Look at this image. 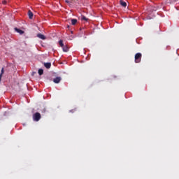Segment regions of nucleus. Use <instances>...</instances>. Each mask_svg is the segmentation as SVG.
Masks as SVG:
<instances>
[{
	"mask_svg": "<svg viewBox=\"0 0 179 179\" xmlns=\"http://www.w3.org/2000/svg\"><path fill=\"white\" fill-rule=\"evenodd\" d=\"M142 59V54L141 53H136L135 55V62L136 64H139L141 60Z\"/></svg>",
	"mask_w": 179,
	"mask_h": 179,
	"instance_id": "1",
	"label": "nucleus"
},
{
	"mask_svg": "<svg viewBox=\"0 0 179 179\" xmlns=\"http://www.w3.org/2000/svg\"><path fill=\"white\" fill-rule=\"evenodd\" d=\"M41 118V115L39 113H36L33 115L34 121H36V122L40 121Z\"/></svg>",
	"mask_w": 179,
	"mask_h": 179,
	"instance_id": "2",
	"label": "nucleus"
},
{
	"mask_svg": "<svg viewBox=\"0 0 179 179\" xmlns=\"http://www.w3.org/2000/svg\"><path fill=\"white\" fill-rule=\"evenodd\" d=\"M62 80V78L61 77H56L55 78L53 79L54 83H59Z\"/></svg>",
	"mask_w": 179,
	"mask_h": 179,
	"instance_id": "3",
	"label": "nucleus"
},
{
	"mask_svg": "<svg viewBox=\"0 0 179 179\" xmlns=\"http://www.w3.org/2000/svg\"><path fill=\"white\" fill-rule=\"evenodd\" d=\"M14 30H15L17 33H19V34H24V31H23V30H22V29H19V28L15 27V28L14 29Z\"/></svg>",
	"mask_w": 179,
	"mask_h": 179,
	"instance_id": "4",
	"label": "nucleus"
},
{
	"mask_svg": "<svg viewBox=\"0 0 179 179\" xmlns=\"http://www.w3.org/2000/svg\"><path fill=\"white\" fill-rule=\"evenodd\" d=\"M38 38H41V40H45V36L41 34H38L36 36Z\"/></svg>",
	"mask_w": 179,
	"mask_h": 179,
	"instance_id": "5",
	"label": "nucleus"
},
{
	"mask_svg": "<svg viewBox=\"0 0 179 179\" xmlns=\"http://www.w3.org/2000/svg\"><path fill=\"white\" fill-rule=\"evenodd\" d=\"M44 66L45 67L46 69H50V68H51V63L50 62L44 63Z\"/></svg>",
	"mask_w": 179,
	"mask_h": 179,
	"instance_id": "6",
	"label": "nucleus"
},
{
	"mask_svg": "<svg viewBox=\"0 0 179 179\" xmlns=\"http://www.w3.org/2000/svg\"><path fill=\"white\" fill-rule=\"evenodd\" d=\"M28 15L29 19H33L34 14L33 12H31V10H29L28 11Z\"/></svg>",
	"mask_w": 179,
	"mask_h": 179,
	"instance_id": "7",
	"label": "nucleus"
},
{
	"mask_svg": "<svg viewBox=\"0 0 179 179\" xmlns=\"http://www.w3.org/2000/svg\"><path fill=\"white\" fill-rule=\"evenodd\" d=\"M120 5L123 6L124 8L127 7V2L124 1L123 0H120Z\"/></svg>",
	"mask_w": 179,
	"mask_h": 179,
	"instance_id": "8",
	"label": "nucleus"
},
{
	"mask_svg": "<svg viewBox=\"0 0 179 179\" xmlns=\"http://www.w3.org/2000/svg\"><path fill=\"white\" fill-rule=\"evenodd\" d=\"M63 51L64 52H68V51H69V48H68V46L66 45H64L63 48H62Z\"/></svg>",
	"mask_w": 179,
	"mask_h": 179,
	"instance_id": "9",
	"label": "nucleus"
},
{
	"mask_svg": "<svg viewBox=\"0 0 179 179\" xmlns=\"http://www.w3.org/2000/svg\"><path fill=\"white\" fill-rule=\"evenodd\" d=\"M5 69L3 67L2 69H1V73H0V80H1V79H2V76L3 75V73H4V72H5V70H4Z\"/></svg>",
	"mask_w": 179,
	"mask_h": 179,
	"instance_id": "10",
	"label": "nucleus"
},
{
	"mask_svg": "<svg viewBox=\"0 0 179 179\" xmlns=\"http://www.w3.org/2000/svg\"><path fill=\"white\" fill-rule=\"evenodd\" d=\"M76 23H78V20L71 19V24H73V26H75V24H76Z\"/></svg>",
	"mask_w": 179,
	"mask_h": 179,
	"instance_id": "11",
	"label": "nucleus"
},
{
	"mask_svg": "<svg viewBox=\"0 0 179 179\" xmlns=\"http://www.w3.org/2000/svg\"><path fill=\"white\" fill-rule=\"evenodd\" d=\"M38 73V75H40V76H41V75H43V73H44V70H43V69H39Z\"/></svg>",
	"mask_w": 179,
	"mask_h": 179,
	"instance_id": "12",
	"label": "nucleus"
},
{
	"mask_svg": "<svg viewBox=\"0 0 179 179\" xmlns=\"http://www.w3.org/2000/svg\"><path fill=\"white\" fill-rule=\"evenodd\" d=\"M81 20H85V22H89V19L85 16L81 17Z\"/></svg>",
	"mask_w": 179,
	"mask_h": 179,
	"instance_id": "13",
	"label": "nucleus"
},
{
	"mask_svg": "<svg viewBox=\"0 0 179 179\" xmlns=\"http://www.w3.org/2000/svg\"><path fill=\"white\" fill-rule=\"evenodd\" d=\"M59 44L60 45V47L63 48L64 45V41L62 40H60L59 41Z\"/></svg>",
	"mask_w": 179,
	"mask_h": 179,
	"instance_id": "14",
	"label": "nucleus"
},
{
	"mask_svg": "<svg viewBox=\"0 0 179 179\" xmlns=\"http://www.w3.org/2000/svg\"><path fill=\"white\" fill-rule=\"evenodd\" d=\"M66 3L71 4V1L70 0H65Z\"/></svg>",
	"mask_w": 179,
	"mask_h": 179,
	"instance_id": "15",
	"label": "nucleus"
},
{
	"mask_svg": "<svg viewBox=\"0 0 179 179\" xmlns=\"http://www.w3.org/2000/svg\"><path fill=\"white\" fill-rule=\"evenodd\" d=\"M75 0H70V3H73Z\"/></svg>",
	"mask_w": 179,
	"mask_h": 179,
	"instance_id": "16",
	"label": "nucleus"
},
{
	"mask_svg": "<svg viewBox=\"0 0 179 179\" xmlns=\"http://www.w3.org/2000/svg\"><path fill=\"white\" fill-rule=\"evenodd\" d=\"M70 113H73V110H70Z\"/></svg>",
	"mask_w": 179,
	"mask_h": 179,
	"instance_id": "17",
	"label": "nucleus"
},
{
	"mask_svg": "<svg viewBox=\"0 0 179 179\" xmlns=\"http://www.w3.org/2000/svg\"><path fill=\"white\" fill-rule=\"evenodd\" d=\"M153 10L156 11V9H153Z\"/></svg>",
	"mask_w": 179,
	"mask_h": 179,
	"instance_id": "18",
	"label": "nucleus"
}]
</instances>
